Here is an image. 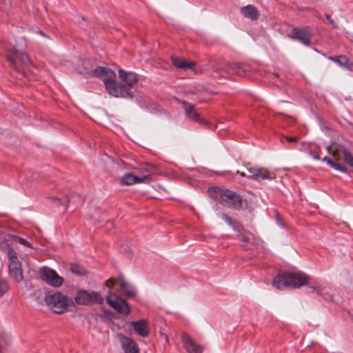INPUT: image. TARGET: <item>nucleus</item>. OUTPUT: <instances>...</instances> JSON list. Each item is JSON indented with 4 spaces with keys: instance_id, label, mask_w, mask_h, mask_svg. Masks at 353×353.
I'll return each mask as SVG.
<instances>
[{
    "instance_id": "obj_39",
    "label": "nucleus",
    "mask_w": 353,
    "mask_h": 353,
    "mask_svg": "<svg viewBox=\"0 0 353 353\" xmlns=\"http://www.w3.org/2000/svg\"><path fill=\"white\" fill-rule=\"evenodd\" d=\"M54 201H57V203H61V199L59 198H54Z\"/></svg>"
},
{
    "instance_id": "obj_2",
    "label": "nucleus",
    "mask_w": 353,
    "mask_h": 353,
    "mask_svg": "<svg viewBox=\"0 0 353 353\" xmlns=\"http://www.w3.org/2000/svg\"><path fill=\"white\" fill-rule=\"evenodd\" d=\"M308 277L304 273L300 272H286L276 275L272 281L274 287L279 290L286 288H299L307 284Z\"/></svg>"
},
{
    "instance_id": "obj_1",
    "label": "nucleus",
    "mask_w": 353,
    "mask_h": 353,
    "mask_svg": "<svg viewBox=\"0 0 353 353\" xmlns=\"http://www.w3.org/2000/svg\"><path fill=\"white\" fill-rule=\"evenodd\" d=\"M95 77L101 79L108 92L116 97L132 98V94L125 85L115 81V73L110 68L98 67L93 70Z\"/></svg>"
},
{
    "instance_id": "obj_24",
    "label": "nucleus",
    "mask_w": 353,
    "mask_h": 353,
    "mask_svg": "<svg viewBox=\"0 0 353 353\" xmlns=\"http://www.w3.org/2000/svg\"><path fill=\"white\" fill-rule=\"evenodd\" d=\"M11 343L8 335L3 331H0V353H4Z\"/></svg>"
},
{
    "instance_id": "obj_11",
    "label": "nucleus",
    "mask_w": 353,
    "mask_h": 353,
    "mask_svg": "<svg viewBox=\"0 0 353 353\" xmlns=\"http://www.w3.org/2000/svg\"><path fill=\"white\" fill-rule=\"evenodd\" d=\"M119 337L125 353H139V346L133 339L123 334L119 335Z\"/></svg>"
},
{
    "instance_id": "obj_9",
    "label": "nucleus",
    "mask_w": 353,
    "mask_h": 353,
    "mask_svg": "<svg viewBox=\"0 0 353 353\" xmlns=\"http://www.w3.org/2000/svg\"><path fill=\"white\" fill-rule=\"evenodd\" d=\"M41 276L45 282L54 287L61 285L63 281L55 271L48 268L41 270Z\"/></svg>"
},
{
    "instance_id": "obj_21",
    "label": "nucleus",
    "mask_w": 353,
    "mask_h": 353,
    "mask_svg": "<svg viewBox=\"0 0 353 353\" xmlns=\"http://www.w3.org/2000/svg\"><path fill=\"white\" fill-rule=\"evenodd\" d=\"M120 289L121 293L128 297L132 298L136 296V290L123 279L120 282Z\"/></svg>"
},
{
    "instance_id": "obj_6",
    "label": "nucleus",
    "mask_w": 353,
    "mask_h": 353,
    "mask_svg": "<svg viewBox=\"0 0 353 353\" xmlns=\"http://www.w3.org/2000/svg\"><path fill=\"white\" fill-rule=\"evenodd\" d=\"M74 300L77 304L85 305L101 304L103 302V298L99 292H88L85 290H79L77 292Z\"/></svg>"
},
{
    "instance_id": "obj_18",
    "label": "nucleus",
    "mask_w": 353,
    "mask_h": 353,
    "mask_svg": "<svg viewBox=\"0 0 353 353\" xmlns=\"http://www.w3.org/2000/svg\"><path fill=\"white\" fill-rule=\"evenodd\" d=\"M241 14L245 18L256 20L259 16V11L253 5H248L241 8Z\"/></svg>"
},
{
    "instance_id": "obj_28",
    "label": "nucleus",
    "mask_w": 353,
    "mask_h": 353,
    "mask_svg": "<svg viewBox=\"0 0 353 353\" xmlns=\"http://www.w3.org/2000/svg\"><path fill=\"white\" fill-rule=\"evenodd\" d=\"M344 161L353 168V156L345 148H342Z\"/></svg>"
},
{
    "instance_id": "obj_5",
    "label": "nucleus",
    "mask_w": 353,
    "mask_h": 353,
    "mask_svg": "<svg viewBox=\"0 0 353 353\" xmlns=\"http://www.w3.org/2000/svg\"><path fill=\"white\" fill-rule=\"evenodd\" d=\"M217 197L219 203L225 208L235 210L242 209V197L232 190H219Z\"/></svg>"
},
{
    "instance_id": "obj_26",
    "label": "nucleus",
    "mask_w": 353,
    "mask_h": 353,
    "mask_svg": "<svg viewBox=\"0 0 353 353\" xmlns=\"http://www.w3.org/2000/svg\"><path fill=\"white\" fill-rule=\"evenodd\" d=\"M7 241H10L11 242H14L17 243H20L21 245H23L28 248H31V243L26 241L25 239L22 237H19L16 235H8V239H5V242H7ZM8 244V243H6Z\"/></svg>"
},
{
    "instance_id": "obj_10",
    "label": "nucleus",
    "mask_w": 353,
    "mask_h": 353,
    "mask_svg": "<svg viewBox=\"0 0 353 353\" xmlns=\"http://www.w3.org/2000/svg\"><path fill=\"white\" fill-rule=\"evenodd\" d=\"M8 61L10 62V65L16 68L17 60L21 61L23 64L28 65L30 63V60L24 52H20L17 50H12L6 56Z\"/></svg>"
},
{
    "instance_id": "obj_3",
    "label": "nucleus",
    "mask_w": 353,
    "mask_h": 353,
    "mask_svg": "<svg viewBox=\"0 0 353 353\" xmlns=\"http://www.w3.org/2000/svg\"><path fill=\"white\" fill-rule=\"evenodd\" d=\"M45 301L46 305L57 314H62L68 310L72 300L67 295L59 291H50L46 293Z\"/></svg>"
},
{
    "instance_id": "obj_38",
    "label": "nucleus",
    "mask_w": 353,
    "mask_h": 353,
    "mask_svg": "<svg viewBox=\"0 0 353 353\" xmlns=\"http://www.w3.org/2000/svg\"><path fill=\"white\" fill-rule=\"evenodd\" d=\"M313 159H315V160H320L321 158L319 155H314L313 156Z\"/></svg>"
},
{
    "instance_id": "obj_16",
    "label": "nucleus",
    "mask_w": 353,
    "mask_h": 353,
    "mask_svg": "<svg viewBox=\"0 0 353 353\" xmlns=\"http://www.w3.org/2000/svg\"><path fill=\"white\" fill-rule=\"evenodd\" d=\"M182 105L186 115L190 119L198 123H202V119L200 118L199 113L196 112L194 106L192 103L187 101H183Z\"/></svg>"
},
{
    "instance_id": "obj_7",
    "label": "nucleus",
    "mask_w": 353,
    "mask_h": 353,
    "mask_svg": "<svg viewBox=\"0 0 353 353\" xmlns=\"http://www.w3.org/2000/svg\"><path fill=\"white\" fill-rule=\"evenodd\" d=\"M312 35L311 29L309 27H304L294 28L290 32L289 37L308 46L311 43Z\"/></svg>"
},
{
    "instance_id": "obj_17",
    "label": "nucleus",
    "mask_w": 353,
    "mask_h": 353,
    "mask_svg": "<svg viewBox=\"0 0 353 353\" xmlns=\"http://www.w3.org/2000/svg\"><path fill=\"white\" fill-rule=\"evenodd\" d=\"M141 170L142 174L140 176V179L142 183L150 181L152 176L157 173L156 166L152 164H145Z\"/></svg>"
},
{
    "instance_id": "obj_13",
    "label": "nucleus",
    "mask_w": 353,
    "mask_h": 353,
    "mask_svg": "<svg viewBox=\"0 0 353 353\" xmlns=\"http://www.w3.org/2000/svg\"><path fill=\"white\" fill-rule=\"evenodd\" d=\"M247 170L249 173H250V175L247 176L248 179H254L257 181L265 179L270 180L272 179L270 172L267 170L263 171L262 169L255 167L248 168Z\"/></svg>"
},
{
    "instance_id": "obj_14",
    "label": "nucleus",
    "mask_w": 353,
    "mask_h": 353,
    "mask_svg": "<svg viewBox=\"0 0 353 353\" xmlns=\"http://www.w3.org/2000/svg\"><path fill=\"white\" fill-rule=\"evenodd\" d=\"M131 326L134 332L142 337H147L149 335V326L146 321L139 320L137 321H132Z\"/></svg>"
},
{
    "instance_id": "obj_35",
    "label": "nucleus",
    "mask_w": 353,
    "mask_h": 353,
    "mask_svg": "<svg viewBox=\"0 0 353 353\" xmlns=\"http://www.w3.org/2000/svg\"><path fill=\"white\" fill-rule=\"evenodd\" d=\"M284 139L289 143L296 142L299 139L297 137H284Z\"/></svg>"
},
{
    "instance_id": "obj_25",
    "label": "nucleus",
    "mask_w": 353,
    "mask_h": 353,
    "mask_svg": "<svg viewBox=\"0 0 353 353\" xmlns=\"http://www.w3.org/2000/svg\"><path fill=\"white\" fill-rule=\"evenodd\" d=\"M228 66L232 71V72L239 76H243L248 70L246 67H243L242 65L238 63H229Z\"/></svg>"
},
{
    "instance_id": "obj_4",
    "label": "nucleus",
    "mask_w": 353,
    "mask_h": 353,
    "mask_svg": "<svg viewBox=\"0 0 353 353\" xmlns=\"http://www.w3.org/2000/svg\"><path fill=\"white\" fill-rule=\"evenodd\" d=\"M0 248L6 250L8 257L9 274L15 281L20 282L23 279L21 263L18 259L17 254L12 250L5 241L0 242Z\"/></svg>"
},
{
    "instance_id": "obj_37",
    "label": "nucleus",
    "mask_w": 353,
    "mask_h": 353,
    "mask_svg": "<svg viewBox=\"0 0 353 353\" xmlns=\"http://www.w3.org/2000/svg\"><path fill=\"white\" fill-rule=\"evenodd\" d=\"M327 150L333 156V157L334 158V160L337 161L338 160L337 157H336L337 156V152L336 150H331L330 147H327Z\"/></svg>"
},
{
    "instance_id": "obj_36",
    "label": "nucleus",
    "mask_w": 353,
    "mask_h": 353,
    "mask_svg": "<svg viewBox=\"0 0 353 353\" xmlns=\"http://www.w3.org/2000/svg\"><path fill=\"white\" fill-rule=\"evenodd\" d=\"M325 17L327 20L329 21V23L334 28L336 27L334 21L332 19V17L329 14H325Z\"/></svg>"
},
{
    "instance_id": "obj_41",
    "label": "nucleus",
    "mask_w": 353,
    "mask_h": 353,
    "mask_svg": "<svg viewBox=\"0 0 353 353\" xmlns=\"http://www.w3.org/2000/svg\"><path fill=\"white\" fill-rule=\"evenodd\" d=\"M324 298H325V299H330V298H331V296H330V294H328L327 296H325Z\"/></svg>"
},
{
    "instance_id": "obj_15",
    "label": "nucleus",
    "mask_w": 353,
    "mask_h": 353,
    "mask_svg": "<svg viewBox=\"0 0 353 353\" xmlns=\"http://www.w3.org/2000/svg\"><path fill=\"white\" fill-rule=\"evenodd\" d=\"M119 77L121 80L125 81L127 84L125 86L126 88H128L131 92L132 90L130 87H132L134 83L138 81V78L134 72H127L124 71L123 69L119 70ZM133 94V93H132Z\"/></svg>"
},
{
    "instance_id": "obj_32",
    "label": "nucleus",
    "mask_w": 353,
    "mask_h": 353,
    "mask_svg": "<svg viewBox=\"0 0 353 353\" xmlns=\"http://www.w3.org/2000/svg\"><path fill=\"white\" fill-rule=\"evenodd\" d=\"M328 59L332 61L339 66L342 65V62L344 61V55H340L337 57H329Z\"/></svg>"
},
{
    "instance_id": "obj_34",
    "label": "nucleus",
    "mask_w": 353,
    "mask_h": 353,
    "mask_svg": "<svg viewBox=\"0 0 353 353\" xmlns=\"http://www.w3.org/2000/svg\"><path fill=\"white\" fill-rule=\"evenodd\" d=\"M114 284V280L112 278L109 279L105 281V285L110 289H112Z\"/></svg>"
},
{
    "instance_id": "obj_22",
    "label": "nucleus",
    "mask_w": 353,
    "mask_h": 353,
    "mask_svg": "<svg viewBox=\"0 0 353 353\" xmlns=\"http://www.w3.org/2000/svg\"><path fill=\"white\" fill-rule=\"evenodd\" d=\"M220 217L224 220L230 227L233 228L236 232H240L243 229V226L232 216L222 213L220 214Z\"/></svg>"
},
{
    "instance_id": "obj_30",
    "label": "nucleus",
    "mask_w": 353,
    "mask_h": 353,
    "mask_svg": "<svg viewBox=\"0 0 353 353\" xmlns=\"http://www.w3.org/2000/svg\"><path fill=\"white\" fill-rule=\"evenodd\" d=\"M238 239L242 242L243 246H246L248 243L250 241L249 237L245 234V233L243 232V228L240 231L237 232Z\"/></svg>"
},
{
    "instance_id": "obj_31",
    "label": "nucleus",
    "mask_w": 353,
    "mask_h": 353,
    "mask_svg": "<svg viewBox=\"0 0 353 353\" xmlns=\"http://www.w3.org/2000/svg\"><path fill=\"white\" fill-rule=\"evenodd\" d=\"M8 284L6 281L0 280V297L8 290Z\"/></svg>"
},
{
    "instance_id": "obj_23",
    "label": "nucleus",
    "mask_w": 353,
    "mask_h": 353,
    "mask_svg": "<svg viewBox=\"0 0 353 353\" xmlns=\"http://www.w3.org/2000/svg\"><path fill=\"white\" fill-rule=\"evenodd\" d=\"M322 161L324 162H326L327 164H328L330 167H332L333 169L340 171L341 172L345 173L347 172V169L346 166L342 163H337L334 161H332L330 158L328 157H325L322 159Z\"/></svg>"
},
{
    "instance_id": "obj_20",
    "label": "nucleus",
    "mask_w": 353,
    "mask_h": 353,
    "mask_svg": "<svg viewBox=\"0 0 353 353\" xmlns=\"http://www.w3.org/2000/svg\"><path fill=\"white\" fill-rule=\"evenodd\" d=\"M138 183H142L140 176H135L131 172L123 174L120 180V183L125 185H131Z\"/></svg>"
},
{
    "instance_id": "obj_19",
    "label": "nucleus",
    "mask_w": 353,
    "mask_h": 353,
    "mask_svg": "<svg viewBox=\"0 0 353 353\" xmlns=\"http://www.w3.org/2000/svg\"><path fill=\"white\" fill-rule=\"evenodd\" d=\"M172 63L175 67L181 69L192 68L195 65V63L193 61H188L178 57H172Z\"/></svg>"
},
{
    "instance_id": "obj_40",
    "label": "nucleus",
    "mask_w": 353,
    "mask_h": 353,
    "mask_svg": "<svg viewBox=\"0 0 353 353\" xmlns=\"http://www.w3.org/2000/svg\"><path fill=\"white\" fill-rule=\"evenodd\" d=\"M237 173H239L241 176H245V174L244 172H240L237 171Z\"/></svg>"
},
{
    "instance_id": "obj_12",
    "label": "nucleus",
    "mask_w": 353,
    "mask_h": 353,
    "mask_svg": "<svg viewBox=\"0 0 353 353\" xmlns=\"http://www.w3.org/2000/svg\"><path fill=\"white\" fill-rule=\"evenodd\" d=\"M181 341L184 348L188 353H203V346L196 343L187 335H183L181 336Z\"/></svg>"
},
{
    "instance_id": "obj_8",
    "label": "nucleus",
    "mask_w": 353,
    "mask_h": 353,
    "mask_svg": "<svg viewBox=\"0 0 353 353\" xmlns=\"http://www.w3.org/2000/svg\"><path fill=\"white\" fill-rule=\"evenodd\" d=\"M106 301L110 307L120 314L127 315L130 313V305L125 299L120 298L118 295L107 296Z\"/></svg>"
},
{
    "instance_id": "obj_29",
    "label": "nucleus",
    "mask_w": 353,
    "mask_h": 353,
    "mask_svg": "<svg viewBox=\"0 0 353 353\" xmlns=\"http://www.w3.org/2000/svg\"><path fill=\"white\" fill-rule=\"evenodd\" d=\"M341 67L348 71L353 72V61L344 56V61H343L342 65H341Z\"/></svg>"
},
{
    "instance_id": "obj_42",
    "label": "nucleus",
    "mask_w": 353,
    "mask_h": 353,
    "mask_svg": "<svg viewBox=\"0 0 353 353\" xmlns=\"http://www.w3.org/2000/svg\"><path fill=\"white\" fill-rule=\"evenodd\" d=\"M40 34L44 35V34L42 32H40Z\"/></svg>"
},
{
    "instance_id": "obj_27",
    "label": "nucleus",
    "mask_w": 353,
    "mask_h": 353,
    "mask_svg": "<svg viewBox=\"0 0 353 353\" xmlns=\"http://www.w3.org/2000/svg\"><path fill=\"white\" fill-rule=\"evenodd\" d=\"M70 270L72 273L77 275H85L87 274V270L77 263H72L71 265Z\"/></svg>"
},
{
    "instance_id": "obj_33",
    "label": "nucleus",
    "mask_w": 353,
    "mask_h": 353,
    "mask_svg": "<svg viewBox=\"0 0 353 353\" xmlns=\"http://www.w3.org/2000/svg\"><path fill=\"white\" fill-rule=\"evenodd\" d=\"M316 291L319 295H321L319 290V287L317 288L315 286H310L307 288V292L308 293H313L314 292Z\"/></svg>"
}]
</instances>
